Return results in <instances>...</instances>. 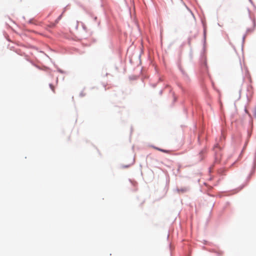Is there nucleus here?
Masks as SVG:
<instances>
[{"mask_svg": "<svg viewBox=\"0 0 256 256\" xmlns=\"http://www.w3.org/2000/svg\"><path fill=\"white\" fill-rule=\"evenodd\" d=\"M154 148L159 150V151H160V152H164V153H166V154L170 153V151L169 150H166L162 149L159 148H157V147H155V146H154Z\"/></svg>", "mask_w": 256, "mask_h": 256, "instance_id": "f257e3e1", "label": "nucleus"}, {"mask_svg": "<svg viewBox=\"0 0 256 256\" xmlns=\"http://www.w3.org/2000/svg\"><path fill=\"white\" fill-rule=\"evenodd\" d=\"M50 86L54 92H55V89L54 86L52 84H50Z\"/></svg>", "mask_w": 256, "mask_h": 256, "instance_id": "f03ea898", "label": "nucleus"}, {"mask_svg": "<svg viewBox=\"0 0 256 256\" xmlns=\"http://www.w3.org/2000/svg\"><path fill=\"white\" fill-rule=\"evenodd\" d=\"M130 166V164H129V165H122V168H128Z\"/></svg>", "mask_w": 256, "mask_h": 256, "instance_id": "7ed1b4c3", "label": "nucleus"}, {"mask_svg": "<svg viewBox=\"0 0 256 256\" xmlns=\"http://www.w3.org/2000/svg\"><path fill=\"white\" fill-rule=\"evenodd\" d=\"M254 115L256 116V110L254 111Z\"/></svg>", "mask_w": 256, "mask_h": 256, "instance_id": "20e7f679", "label": "nucleus"}]
</instances>
